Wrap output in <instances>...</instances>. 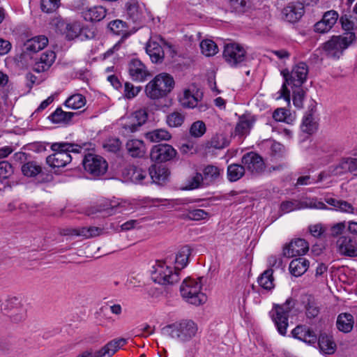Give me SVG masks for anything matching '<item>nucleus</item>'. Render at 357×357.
<instances>
[{"label":"nucleus","instance_id":"obj_1","mask_svg":"<svg viewBox=\"0 0 357 357\" xmlns=\"http://www.w3.org/2000/svg\"><path fill=\"white\" fill-rule=\"evenodd\" d=\"M308 72V66L304 62H299L296 64L291 71L287 68L282 70L281 75L284 77V82L278 92L280 95L278 98H283L289 102L290 91L287 88V85L292 88H300L305 82Z\"/></svg>","mask_w":357,"mask_h":357},{"label":"nucleus","instance_id":"obj_23","mask_svg":"<svg viewBox=\"0 0 357 357\" xmlns=\"http://www.w3.org/2000/svg\"><path fill=\"white\" fill-rule=\"evenodd\" d=\"M81 13L86 21L99 22L106 16V9L101 6H87L82 9Z\"/></svg>","mask_w":357,"mask_h":357},{"label":"nucleus","instance_id":"obj_37","mask_svg":"<svg viewBox=\"0 0 357 357\" xmlns=\"http://www.w3.org/2000/svg\"><path fill=\"white\" fill-rule=\"evenodd\" d=\"M75 115H77V112H64L61 107H58L48 119L54 123H68Z\"/></svg>","mask_w":357,"mask_h":357},{"label":"nucleus","instance_id":"obj_12","mask_svg":"<svg viewBox=\"0 0 357 357\" xmlns=\"http://www.w3.org/2000/svg\"><path fill=\"white\" fill-rule=\"evenodd\" d=\"M177 154L172 146L167 144H160L153 146L150 153L152 161L165 162L172 160Z\"/></svg>","mask_w":357,"mask_h":357},{"label":"nucleus","instance_id":"obj_45","mask_svg":"<svg viewBox=\"0 0 357 357\" xmlns=\"http://www.w3.org/2000/svg\"><path fill=\"white\" fill-rule=\"evenodd\" d=\"M86 104V99L82 94L77 93L69 97L65 102V105L73 109H77Z\"/></svg>","mask_w":357,"mask_h":357},{"label":"nucleus","instance_id":"obj_44","mask_svg":"<svg viewBox=\"0 0 357 357\" xmlns=\"http://www.w3.org/2000/svg\"><path fill=\"white\" fill-rule=\"evenodd\" d=\"M145 137L151 142H159L162 140H169L171 135L166 130L155 129L146 133Z\"/></svg>","mask_w":357,"mask_h":357},{"label":"nucleus","instance_id":"obj_52","mask_svg":"<svg viewBox=\"0 0 357 357\" xmlns=\"http://www.w3.org/2000/svg\"><path fill=\"white\" fill-rule=\"evenodd\" d=\"M206 125L202 121L194 122L190 128V134L194 137H200L206 132Z\"/></svg>","mask_w":357,"mask_h":357},{"label":"nucleus","instance_id":"obj_27","mask_svg":"<svg viewBox=\"0 0 357 357\" xmlns=\"http://www.w3.org/2000/svg\"><path fill=\"white\" fill-rule=\"evenodd\" d=\"M146 52L153 63H161L163 61L164 50L158 43L149 40L146 44Z\"/></svg>","mask_w":357,"mask_h":357},{"label":"nucleus","instance_id":"obj_5","mask_svg":"<svg viewBox=\"0 0 357 357\" xmlns=\"http://www.w3.org/2000/svg\"><path fill=\"white\" fill-rule=\"evenodd\" d=\"M173 261L165 258L162 261H157L153 266L151 278L155 282L162 285L173 284L180 280L179 273L172 265Z\"/></svg>","mask_w":357,"mask_h":357},{"label":"nucleus","instance_id":"obj_53","mask_svg":"<svg viewBox=\"0 0 357 357\" xmlns=\"http://www.w3.org/2000/svg\"><path fill=\"white\" fill-rule=\"evenodd\" d=\"M208 216V213L203 209H193L188 211L185 215H183L184 219L190 220H201L205 219Z\"/></svg>","mask_w":357,"mask_h":357},{"label":"nucleus","instance_id":"obj_14","mask_svg":"<svg viewBox=\"0 0 357 357\" xmlns=\"http://www.w3.org/2000/svg\"><path fill=\"white\" fill-rule=\"evenodd\" d=\"M128 69L133 81L144 82L151 75L146 66L138 59H131Z\"/></svg>","mask_w":357,"mask_h":357},{"label":"nucleus","instance_id":"obj_31","mask_svg":"<svg viewBox=\"0 0 357 357\" xmlns=\"http://www.w3.org/2000/svg\"><path fill=\"white\" fill-rule=\"evenodd\" d=\"M128 154L132 158H142L146 153V146L139 139L128 140L126 144Z\"/></svg>","mask_w":357,"mask_h":357},{"label":"nucleus","instance_id":"obj_24","mask_svg":"<svg viewBox=\"0 0 357 357\" xmlns=\"http://www.w3.org/2000/svg\"><path fill=\"white\" fill-rule=\"evenodd\" d=\"M304 13V7L303 4L289 3L282 10L283 17L289 22H295L298 21Z\"/></svg>","mask_w":357,"mask_h":357},{"label":"nucleus","instance_id":"obj_32","mask_svg":"<svg viewBox=\"0 0 357 357\" xmlns=\"http://www.w3.org/2000/svg\"><path fill=\"white\" fill-rule=\"evenodd\" d=\"M303 304L305 310V314L307 319H314L320 312V307L314 299L310 295L305 296L303 299Z\"/></svg>","mask_w":357,"mask_h":357},{"label":"nucleus","instance_id":"obj_17","mask_svg":"<svg viewBox=\"0 0 357 357\" xmlns=\"http://www.w3.org/2000/svg\"><path fill=\"white\" fill-rule=\"evenodd\" d=\"M349 173L345 157L342 158L338 163L330 166L326 171L321 172L319 174V181H321L331 176H341L345 174Z\"/></svg>","mask_w":357,"mask_h":357},{"label":"nucleus","instance_id":"obj_63","mask_svg":"<svg viewBox=\"0 0 357 357\" xmlns=\"http://www.w3.org/2000/svg\"><path fill=\"white\" fill-rule=\"evenodd\" d=\"M131 180L135 183H142L146 177V171L138 167H133L131 169Z\"/></svg>","mask_w":357,"mask_h":357},{"label":"nucleus","instance_id":"obj_25","mask_svg":"<svg viewBox=\"0 0 357 357\" xmlns=\"http://www.w3.org/2000/svg\"><path fill=\"white\" fill-rule=\"evenodd\" d=\"M126 342L124 338L113 340L96 351L94 357H111L119 349L124 346Z\"/></svg>","mask_w":357,"mask_h":357},{"label":"nucleus","instance_id":"obj_56","mask_svg":"<svg viewBox=\"0 0 357 357\" xmlns=\"http://www.w3.org/2000/svg\"><path fill=\"white\" fill-rule=\"evenodd\" d=\"M13 173V166L8 162H0V181L8 178Z\"/></svg>","mask_w":357,"mask_h":357},{"label":"nucleus","instance_id":"obj_7","mask_svg":"<svg viewBox=\"0 0 357 357\" xmlns=\"http://www.w3.org/2000/svg\"><path fill=\"white\" fill-rule=\"evenodd\" d=\"M354 32H346L344 36H334L324 45L328 57L338 59L343 52L356 40Z\"/></svg>","mask_w":357,"mask_h":357},{"label":"nucleus","instance_id":"obj_6","mask_svg":"<svg viewBox=\"0 0 357 357\" xmlns=\"http://www.w3.org/2000/svg\"><path fill=\"white\" fill-rule=\"evenodd\" d=\"M295 304V301L292 298H289L282 305L275 304L269 312L278 332L282 336L287 334L289 312L294 307Z\"/></svg>","mask_w":357,"mask_h":357},{"label":"nucleus","instance_id":"obj_20","mask_svg":"<svg viewBox=\"0 0 357 357\" xmlns=\"http://www.w3.org/2000/svg\"><path fill=\"white\" fill-rule=\"evenodd\" d=\"M148 114L145 109L135 111L130 118L128 123L123 126V129L128 132H134L147 120Z\"/></svg>","mask_w":357,"mask_h":357},{"label":"nucleus","instance_id":"obj_15","mask_svg":"<svg viewBox=\"0 0 357 357\" xmlns=\"http://www.w3.org/2000/svg\"><path fill=\"white\" fill-rule=\"evenodd\" d=\"M338 18L339 14L334 10L325 12L321 20L314 24V31L321 33L329 31L336 24Z\"/></svg>","mask_w":357,"mask_h":357},{"label":"nucleus","instance_id":"obj_35","mask_svg":"<svg viewBox=\"0 0 357 357\" xmlns=\"http://www.w3.org/2000/svg\"><path fill=\"white\" fill-rule=\"evenodd\" d=\"M254 123L255 119L252 116L243 115L239 118L238 121L236 126V134L238 135H248L253 126Z\"/></svg>","mask_w":357,"mask_h":357},{"label":"nucleus","instance_id":"obj_57","mask_svg":"<svg viewBox=\"0 0 357 357\" xmlns=\"http://www.w3.org/2000/svg\"><path fill=\"white\" fill-rule=\"evenodd\" d=\"M102 231V229L98 227H81L80 236L84 238H92L99 236Z\"/></svg>","mask_w":357,"mask_h":357},{"label":"nucleus","instance_id":"obj_61","mask_svg":"<svg viewBox=\"0 0 357 357\" xmlns=\"http://www.w3.org/2000/svg\"><path fill=\"white\" fill-rule=\"evenodd\" d=\"M9 317L12 321L15 323L20 322L25 319L26 317V309L22 306L15 311H13L9 314Z\"/></svg>","mask_w":357,"mask_h":357},{"label":"nucleus","instance_id":"obj_34","mask_svg":"<svg viewBox=\"0 0 357 357\" xmlns=\"http://www.w3.org/2000/svg\"><path fill=\"white\" fill-rule=\"evenodd\" d=\"M318 345L320 350L326 354H333L336 350V344L331 336L321 333L318 339Z\"/></svg>","mask_w":357,"mask_h":357},{"label":"nucleus","instance_id":"obj_28","mask_svg":"<svg viewBox=\"0 0 357 357\" xmlns=\"http://www.w3.org/2000/svg\"><path fill=\"white\" fill-rule=\"evenodd\" d=\"M315 106L311 105L308 111L304 115L301 126L303 132L312 134L317 130V123L314 118Z\"/></svg>","mask_w":357,"mask_h":357},{"label":"nucleus","instance_id":"obj_55","mask_svg":"<svg viewBox=\"0 0 357 357\" xmlns=\"http://www.w3.org/2000/svg\"><path fill=\"white\" fill-rule=\"evenodd\" d=\"M141 90L142 86H135L130 82H126L124 85L123 95L127 99H132L137 96Z\"/></svg>","mask_w":357,"mask_h":357},{"label":"nucleus","instance_id":"obj_42","mask_svg":"<svg viewBox=\"0 0 357 357\" xmlns=\"http://www.w3.org/2000/svg\"><path fill=\"white\" fill-rule=\"evenodd\" d=\"M325 202L330 206L334 207L336 210H339L342 212L354 213V208L350 203L346 201L329 197L326 198Z\"/></svg>","mask_w":357,"mask_h":357},{"label":"nucleus","instance_id":"obj_60","mask_svg":"<svg viewBox=\"0 0 357 357\" xmlns=\"http://www.w3.org/2000/svg\"><path fill=\"white\" fill-rule=\"evenodd\" d=\"M108 27L116 35H120L125 31L126 23L121 20H116L109 23Z\"/></svg>","mask_w":357,"mask_h":357},{"label":"nucleus","instance_id":"obj_13","mask_svg":"<svg viewBox=\"0 0 357 357\" xmlns=\"http://www.w3.org/2000/svg\"><path fill=\"white\" fill-rule=\"evenodd\" d=\"M56 25L60 32H63L66 34L68 40H73L77 37H80L82 39L83 33L86 31L78 22L67 23L64 20H59Z\"/></svg>","mask_w":357,"mask_h":357},{"label":"nucleus","instance_id":"obj_9","mask_svg":"<svg viewBox=\"0 0 357 357\" xmlns=\"http://www.w3.org/2000/svg\"><path fill=\"white\" fill-rule=\"evenodd\" d=\"M241 163L245 171L255 177L261 176L266 170L264 158L254 151L245 153L241 158Z\"/></svg>","mask_w":357,"mask_h":357},{"label":"nucleus","instance_id":"obj_50","mask_svg":"<svg viewBox=\"0 0 357 357\" xmlns=\"http://www.w3.org/2000/svg\"><path fill=\"white\" fill-rule=\"evenodd\" d=\"M185 116L178 112H174L167 116V123L170 127H178L182 125Z\"/></svg>","mask_w":357,"mask_h":357},{"label":"nucleus","instance_id":"obj_64","mask_svg":"<svg viewBox=\"0 0 357 357\" xmlns=\"http://www.w3.org/2000/svg\"><path fill=\"white\" fill-rule=\"evenodd\" d=\"M124 207L125 206L121 204L114 201L109 202L105 211H107V215H112L117 213H122L124 210Z\"/></svg>","mask_w":357,"mask_h":357},{"label":"nucleus","instance_id":"obj_11","mask_svg":"<svg viewBox=\"0 0 357 357\" xmlns=\"http://www.w3.org/2000/svg\"><path fill=\"white\" fill-rule=\"evenodd\" d=\"M82 164L86 172L93 176L103 175L107 170V162L101 156L89 153L85 155Z\"/></svg>","mask_w":357,"mask_h":357},{"label":"nucleus","instance_id":"obj_54","mask_svg":"<svg viewBox=\"0 0 357 357\" xmlns=\"http://www.w3.org/2000/svg\"><path fill=\"white\" fill-rule=\"evenodd\" d=\"M202 185H206L202 177V174L201 173H196L195 176L188 180L185 189L194 190L199 188Z\"/></svg>","mask_w":357,"mask_h":357},{"label":"nucleus","instance_id":"obj_39","mask_svg":"<svg viewBox=\"0 0 357 357\" xmlns=\"http://www.w3.org/2000/svg\"><path fill=\"white\" fill-rule=\"evenodd\" d=\"M273 274V270L272 268H268L264 271L257 279L259 285L267 291H271L273 289L275 284Z\"/></svg>","mask_w":357,"mask_h":357},{"label":"nucleus","instance_id":"obj_3","mask_svg":"<svg viewBox=\"0 0 357 357\" xmlns=\"http://www.w3.org/2000/svg\"><path fill=\"white\" fill-rule=\"evenodd\" d=\"M198 326L191 319H181L167 325L162 329V333L180 342H187L197 335Z\"/></svg>","mask_w":357,"mask_h":357},{"label":"nucleus","instance_id":"obj_58","mask_svg":"<svg viewBox=\"0 0 357 357\" xmlns=\"http://www.w3.org/2000/svg\"><path fill=\"white\" fill-rule=\"evenodd\" d=\"M121 142L118 138H111L106 141L104 144V149L112 153H116L121 147Z\"/></svg>","mask_w":357,"mask_h":357},{"label":"nucleus","instance_id":"obj_40","mask_svg":"<svg viewBox=\"0 0 357 357\" xmlns=\"http://www.w3.org/2000/svg\"><path fill=\"white\" fill-rule=\"evenodd\" d=\"M199 100L198 96H195L190 89H185L182 96L179 97L181 105L186 108L195 107Z\"/></svg>","mask_w":357,"mask_h":357},{"label":"nucleus","instance_id":"obj_51","mask_svg":"<svg viewBox=\"0 0 357 357\" xmlns=\"http://www.w3.org/2000/svg\"><path fill=\"white\" fill-rule=\"evenodd\" d=\"M303 208V202L298 201H284L280 204V209L284 213L291 212L294 210L301 209Z\"/></svg>","mask_w":357,"mask_h":357},{"label":"nucleus","instance_id":"obj_18","mask_svg":"<svg viewBox=\"0 0 357 357\" xmlns=\"http://www.w3.org/2000/svg\"><path fill=\"white\" fill-rule=\"evenodd\" d=\"M56 59V54L52 50L43 52L40 58L36 59L33 66V70L36 73H43L47 70L53 64Z\"/></svg>","mask_w":357,"mask_h":357},{"label":"nucleus","instance_id":"obj_36","mask_svg":"<svg viewBox=\"0 0 357 357\" xmlns=\"http://www.w3.org/2000/svg\"><path fill=\"white\" fill-rule=\"evenodd\" d=\"M220 176V169L212 165L206 166L203 169L202 177L206 185H209L216 182Z\"/></svg>","mask_w":357,"mask_h":357},{"label":"nucleus","instance_id":"obj_48","mask_svg":"<svg viewBox=\"0 0 357 357\" xmlns=\"http://www.w3.org/2000/svg\"><path fill=\"white\" fill-rule=\"evenodd\" d=\"M202 52L206 56L215 55L218 52L217 45L211 40H204L200 43Z\"/></svg>","mask_w":357,"mask_h":357},{"label":"nucleus","instance_id":"obj_21","mask_svg":"<svg viewBox=\"0 0 357 357\" xmlns=\"http://www.w3.org/2000/svg\"><path fill=\"white\" fill-rule=\"evenodd\" d=\"M337 247L341 255L349 257L357 256L356 242L348 236H340L337 241Z\"/></svg>","mask_w":357,"mask_h":357},{"label":"nucleus","instance_id":"obj_38","mask_svg":"<svg viewBox=\"0 0 357 357\" xmlns=\"http://www.w3.org/2000/svg\"><path fill=\"white\" fill-rule=\"evenodd\" d=\"M354 320L349 313H341L337 319V328L343 333L350 332L354 327Z\"/></svg>","mask_w":357,"mask_h":357},{"label":"nucleus","instance_id":"obj_29","mask_svg":"<svg viewBox=\"0 0 357 357\" xmlns=\"http://www.w3.org/2000/svg\"><path fill=\"white\" fill-rule=\"evenodd\" d=\"M190 255V250L188 247L185 246L182 248L176 256L172 255L167 257L166 258H169V261H173V264L175 263L176 264V266L173 268L179 273L182 268L187 266Z\"/></svg>","mask_w":357,"mask_h":357},{"label":"nucleus","instance_id":"obj_16","mask_svg":"<svg viewBox=\"0 0 357 357\" xmlns=\"http://www.w3.org/2000/svg\"><path fill=\"white\" fill-rule=\"evenodd\" d=\"M309 250L308 243L303 238H297L290 242L283 249V255L294 257L305 255Z\"/></svg>","mask_w":357,"mask_h":357},{"label":"nucleus","instance_id":"obj_47","mask_svg":"<svg viewBox=\"0 0 357 357\" xmlns=\"http://www.w3.org/2000/svg\"><path fill=\"white\" fill-rule=\"evenodd\" d=\"M1 310L6 311L8 313H10L13 311H15L17 308L23 306L21 303L20 300L16 297H9L8 298L4 303L1 304Z\"/></svg>","mask_w":357,"mask_h":357},{"label":"nucleus","instance_id":"obj_41","mask_svg":"<svg viewBox=\"0 0 357 357\" xmlns=\"http://www.w3.org/2000/svg\"><path fill=\"white\" fill-rule=\"evenodd\" d=\"M245 174L243 165L233 163L227 167V178L231 182H235L241 178Z\"/></svg>","mask_w":357,"mask_h":357},{"label":"nucleus","instance_id":"obj_49","mask_svg":"<svg viewBox=\"0 0 357 357\" xmlns=\"http://www.w3.org/2000/svg\"><path fill=\"white\" fill-rule=\"evenodd\" d=\"M61 0H40L41 10L46 13L55 12L60 6Z\"/></svg>","mask_w":357,"mask_h":357},{"label":"nucleus","instance_id":"obj_46","mask_svg":"<svg viewBox=\"0 0 357 357\" xmlns=\"http://www.w3.org/2000/svg\"><path fill=\"white\" fill-rule=\"evenodd\" d=\"M21 169L23 174L29 177L36 176L42 171L41 167L33 161L24 163Z\"/></svg>","mask_w":357,"mask_h":357},{"label":"nucleus","instance_id":"obj_59","mask_svg":"<svg viewBox=\"0 0 357 357\" xmlns=\"http://www.w3.org/2000/svg\"><path fill=\"white\" fill-rule=\"evenodd\" d=\"M351 15L349 14H343L340 18L342 29L347 32H353L354 29V22L351 20Z\"/></svg>","mask_w":357,"mask_h":357},{"label":"nucleus","instance_id":"obj_8","mask_svg":"<svg viewBox=\"0 0 357 357\" xmlns=\"http://www.w3.org/2000/svg\"><path fill=\"white\" fill-rule=\"evenodd\" d=\"M201 281L193 279L185 280L180 288L181 296L186 302L195 305H201L206 301V296L201 292Z\"/></svg>","mask_w":357,"mask_h":357},{"label":"nucleus","instance_id":"obj_2","mask_svg":"<svg viewBox=\"0 0 357 357\" xmlns=\"http://www.w3.org/2000/svg\"><path fill=\"white\" fill-rule=\"evenodd\" d=\"M51 149L54 153L47 157L46 162L53 168H60L72 161L70 153H79L82 147L75 144L61 142L52 144Z\"/></svg>","mask_w":357,"mask_h":357},{"label":"nucleus","instance_id":"obj_10","mask_svg":"<svg viewBox=\"0 0 357 357\" xmlns=\"http://www.w3.org/2000/svg\"><path fill=\"white\" fill-rule=\"evenodd\" d=\"M223 58L231 67H239L246 61V51L238 43L226 44L223 50Z\"/></svg>","mask_w":357,"mask_h":357},{"label":"nucleus","instance_id":"obj_4","mask_svg":"<svg viewBox=\"0 0 357 357\" xmlns=\"http://www.w3.org/2000/svg\"><path fill=\"white\" fill-rule=\"evenodd\" d=\"M174 79L168 73L157 75L145 86V93L151 100H159L166 97L174 87Z\"/></svg>","mask_w":357,"mask_h":357},{"label":"nucleus","instance_id":"obj_30","mask_svg":"<svg viewBox=\"0 0 357 357\" xmlns=\"http://www.w3.org/2000/svg\"><path fill=\"white\" fill-rule=\"evenodd\" d=\"M149 173L152 181L159 185L165 183L169 175L168 169L156 165H153L149 167Z\"/></svg>","mask_w":357,"mask_h":357},{"label":"nucleus","instance_id":"obj_62","mask_svg":"<svg viewBox=\"0 0 357 357\" xmlns=\"http://www.w3.org/2000/svg\"><path fill=\"white\" fill-rule=\"evenodd\" d=\"M227 146V142L222 135L213 136L209 142V146L216 149H221Z\"/></svg>","mask_w":357,"mask_h":357},{"label":"nucleus","instance_id":"obj_19","mask_svg":"<svg viewBox=\"0 0 357 357\" xmlns=\"http://www.w3.org/2000/svg\"><path fill=\"white\" fill-rule=\"evenodd\" d=\"M127 15L133 22H141L145 19L146 10L144 6L135 0L126 3Z\"/></svg>","mask_w":357,"mask_h":357},{"label":"nucleus","instance_id":"obj_26","mask_svg":"<svg viewBox=\"0 0 357 357\" xmlns=\"http://www.w3.org/2000/svg\"><path fill=\"white\" fill-rule=\"evenodd\" d=\"M48 44V39L45 36H38L27 40L24 44V52L36 53L44 49Z\"/></svg>","mask_w":357,"mask_h":357},{"label":"nucleus","instance_id":"obj_43","mask_svg":"<svg viewBox=\"0 0 357 357\" xmlns=\"http://www.w3.org/2000/svg\"><path fill=\"white\" fill-rule=\"evenodd\" d=\"M229 6L231 12L243 14L250 9L251 2L250 0H229Z\"/></svg>","mask_w":357,"mask_h":357},{"label":"nucleus","instance_id":"obj_33","mask_svg":"<svg viewBox=\"0 0 357 357\" xmlns=\"http://www.w3.org/2000/svg\"><path fill=\"white\" fill-rule=\"evenodd\" d=\"M310 262L304 257L293 259L289 264V271L295 277L304 274L309 268Z\"/></svg>","mask_w":357,"mask_h":357},{"label":"nucleus","instance_id":"obj_22","mask_svg":"<svg viewBox=\"0 0 357 357\" xmlns=\"http://www.w3.org/2000/svg\"><path fill=\"white\" fill-rule=\"evenodd\" d=\"M293 337L301 340L309 344H314L317 342V335L309 328L305 326L298 325L291 331Z\"/></svg>","mask_w":357,"mask_h":357}]
</instances>
